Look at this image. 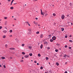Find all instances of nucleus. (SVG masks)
Instances as JSON below:
<instances>
[{
  "label": "nucleus",
  "mask_w": 73,
  "mask_h": 73,
  "mask_svg": "<svg viewBox=\"0 0 73 73\" xmlns=\"http://www.w3.org/2000/svg\"><path fill=\"white\" fill-rule=\"evenodd\" d=\"M61 18L62 20H64V19L65 18V16L64 15H62L61 16Z\"/></svg>",
  "instance_id": "1"
},
{
  "label": "nucleus",
  "mask_w": 73,
  "mask_h": 73,
  "mask_svg": "<svg viewBox=\"0 0 73 73\" xmlns=\"http://www.w3.org/2000/svg\"><path fill=\"white\" fill-rule=\"evenodd\" d=\"M56 38L55 36H53L52 38V39H53V40H55Z\"/></svg>",
  "instance_id": "2"
},
{
  "label": "nucleus",
  "mask_w": 73,
  "mask_h": 73,
  "mask_svg": "<svg viewBox=\"0 0 73 73\" xmlns=\"http://www.w3.org/2000/svg\"><path fill=\"white\" fill-rule=\"evenodd\" d=\"M40 11H41V15H43V13H42V9H41Z\"/></svg>",
  "instance_id": "3"
},
{
  "label": "nucleus",
  "mask_w": 73,
  "mask_h": 73,
  "mask_svg": "<svg viewBox=\"0 0 73 73\" xmlns=\"http://www.w3.org/2000/svg\"><path fill=\"white\" fill-rule=\"evenodd\" d=\"M9 49H11V50H15V48H10Z\"/></svg>",
  "instance_id": "4"
},
{
  "label": "nucleus",
  "mask_w": 73,
  "mask_h": 73,
  "mask_svg": "<svg viewBox=\"0 0 73 73\" xmlns=\"http://www.w3.org/2000/svg\"><path fill=\"white\" fill-rule=\"evenodd\" d=\"M7 31L6 30H4L3 31V33H7Z\"/></svg>",
  "instance_id": "5"
},
{
  "label": "nucleus",
  "mask_w": 73,
  "mask_h": 73,
  "mask_svg": "<svg viewBox=\"0 0 73 73\" xmlns=\"http://www.w3.org/2000/svg\"><path fill=\"white\" fill-rule=\"evenodd\" d=\"M32 46H29L28 47L29 49H32Z\"/></svg>",
  "instance_id": "6"
},
{
  "label": "nucleus",
  "mask_w": 73,
  "mask_h": 73,
  "mask_svg": "<svg viewBox=\"0 0 73 73\" xmlns=\"http://www.w3.org/2000/svg\"><path fill=\"white\" fill-rule=\"evenodd\" d=\"M33 23L35 24V25H36V24H37V23H36L35 21H34L33 22Z\"/></svg>",
  "instance_id": "7"
},
{
  "label": "nucleus",
  "mask_w": 73,
  "mask_h": 73,
  "mask_svg": "<svg viewBox=\"0 0 73 73\" xmlns=\"http://www.w3.org/2000/svg\"><path fill=\"white\" fill-rule=\"evenodd\" d=\"M29 57V55H26L25 56V57L26 58H27V57Z\"/></svg>",
  "instance_id": "8"
},
{
  "label": "nucleus",
  "mask_w": 73,
  "mask_h": 73,
  "mask_svg": "<svg viewBox=\"0 0 73 73\" xmlns=\"http://www.w3.org/2000/svg\"><path fill=\"white\" fill-rule=\"evenodd\" d=\"M43 46V45H42V44H41L40 46V47L41 49H42V47Z\"/></svg>",
  "instance_id": "9"
},
{
  "label": "nucleus",
  "mask_w": 73,
  "mask_h": 73,
  "mask_svg": "<svg viewBox=\"0 0 73 73\" xmlns=\"http://www.w3.org/2000/svg\"><path fill=\"white\" fill-rule=\"evenodd\" d=\"M61 29L62 30V31H64V28H61Z\"/></svg>",
  "instance_id": "10"
},
{
  "label": "nucleus",
  "mask_w": 73,
  "mask_h": 73,
  "mask_svg": "<svg viewBox=\"0 0 73 73\" xmlns=\"http://www.w3.org/2000/svg\"><path fill=\"white\" fill-rule=\"evenodd\" d=\"M1 59H5V57H1Z\"/></svg>",
  "instance_id": "11"
},
{
  "label": "nucleus",
  "mask_w": 73,
  "mask_h": 73,
  "mask_svg": "<svg viewBox=\"0 0 73 73\" xmlns=\"http://www.w3.org/2000/svg\"><path fill=\"white\" fill-rule=\"evenodd\" d=\"M40 38H42L43 37V35H41L40 36Z\"/></svg>",
  "instance_id": "12"
},
{
  "label": "nucleus",
  "mask_w": 73,
  "mask_h": 73,
  "mask_svg": "<svg viewBox=\"0 0 73 73\" xmlns=\"http://www.w3.org/2000/svg\"><path fill=\"white\" fill-rule=\"evenodd\" d=\"M50 42H53V41L54 40H53L52 39H51V40H50Z\"/></svg>",
  "instance_id": "13"
},
{
  "label": "nucleus",
  "mask_w": 73,
  "mask_h": 73,
  "mask_svg": "<svg viewBox=\"0 0 73 73\" xmlns=\"http://www.w3.org/2000/svg\"><path fill=\"white\" fill-rule=\"evenodd\" d=\"M11 9H13V7H10Z\"/></svg>",
  "instance_id": "14"
},
{
  "label": "nucleus",
  "mask_w": 73,
  "mask_h": 73,
  "mask_svg": "<svg viewBox=\"0 0 73 73\" xmlns=\"http://www.w3.org/2000/svg\"><path fill=\"white\" fill-rule=\"evenodd\" d=\"M56 65H57V66H58L59 65V64H58V63L56 62Z\"/></svg>",
  "instance_id": "15"
},
{
  "label": "nucleus",
  "mask_w": 73,
  "mask_h": 73,
  "mask_svg": "<svg viewBox=\"0 0 73 73\" xmlns=\"http://www.w3.org/2000/svg\"><path fill=\"white\" fill-rule=\"evenodd\" d=\"M44 44H46V45H47L48 43H47V42H45L44 43Z\"/></svg>",
  "instance_id": "16"
},
{
  "label": "nucleus",
  "mask_w": 73,
  "mask_h": 73,
  "mask_svg": "<svg viewBox=\"0 0 73 73\" xmlns=\"http://www.w3.org/2000/svg\"><path fill=\"white\" fill-rule=\"evenodd\" d=\"M38 57H40V56H41V55H40V54H38Z\"/></svg>",
  "instance_id": "17"
},
{
  "label": "nucleus",
  "mask_w": 73,
  "mask_h": 73,
  "mask_svg": "<svg viewBox=\"0 0 73 73\" xmlns=\"http://www.w3.org/2000/svg\"><path fill=\"white\" fill-rule=\"evenodd\" d=\"M22 54H25V52H22Z\"/></svg>",
  "instance_id": "18"
},
{
  "label": "nucleus",
  "mask_w": 73,
  "mask_h": 73,
  "mask_svg": "<svg viewBox=\"0 0 73 73\" xmlns=\"http://www.w3.org/2000/svg\"><path fill=\"white\" fill-rule=\"evenodd\" d=\"M31 32L29 31V32L28 33V34H31Z\"/></svg>",
  "instance_id": "19"
},
{
  "label": "nucleus",
  "mask_w": 73,
  "mask_h": 73,
  "mask_svg": "<svg viewBox=\"0 0 73 73\" xmlns=\"http://www.w3.org/2000/svg\"><path fill=\"white\" fill-rule=\"evenodd\" d=\"M53 16H56V14L54 13L53 14Z\"/></svg>",
  "instance_id": "20"
},
{
  "label": "nucleus",
  "mask_w": 73,
  "mask_h": 73,
  "mask_svg": "<svg viewBox=\"0 0 73 73\" xmlns=\"http://www.w3.org/2000/svg\"><path fill=\"white\" fill-rule=\"evenodd\" d=\"M7 46H8V45L7 44H6L5 45V47L6 48H7Z\"/></svg>",
  "instance_id": "21"
},
{
  "label": "nucleus",
  "mask_w": 73,
  "mask_h": 73,
  "mask_svg": "<svg viewBox=\"0 0 73 73\" xmlns=\"http://www.w3.org/2000/svg\"><path fill=\"white\" fill-rule=\"evenodd\" d=\"M40 69H43V67L42 66H41L40 68Z\"/></svg>",
  "instance_id": "22"
},
{
  "label": "nucleus",
  "mask_w": 73,
  "mask_h": 73,
  "mask_svg": "<svg viewBox=\"0 0 73 73\" xmlns=\"http://www.w3.org/2000/svg\"><path fill=\"white\" fill-rule=\"evenodd\" d=\"M29 55H30V56H32V54L30 53L29 54Z\"/></svg>",
  "instance_id": "23"
},
{
  "label": "nucleus",
  "mask_w": 73,
  "mask_h": 73,
  "mask_svg": "<svg viewBox=\"0 0 73 73\" xmlns=\"http://www.w3.org/2000/svg\"><path fill=\"white\" fill-rule=\"evenodd\" d=\"M12 30H10V33H12Z\"/></svg>",
  "instance_id": "24"
},
{
  "label": "nucleus",
  "mask_w": 73,
  "mask_h": 73,
  "mask_svg": "<svg viewBox=\"0 0 73 73\" xmlns=\"http://www.w3.org/2000/svg\"><path fill=\"white\" fill-rule=\"evenodd\" d=\"M3 38H5V35H4L3 36Z\"/></svg>",
  "instance_id": "25"
},
{
  "label": "nucleus",
  "mask_w": 73,
  "mask_h": 73,
  "mask_svg": "<svg viewBox=\"0 0 73 73\" xmlns=\"http://www.w3.org/2000/svg\"><path fill=\"white\" fill-rule=\"evenodd\" d=\"M70 42H73V41L71 40H69Z\"/></svg>",
  "instance_id": "26"
},
{
  "label": "nucleus",
  "mask_w": 73,
  "mask_h": 73,
  "mask_svg": "<svg viewBox=\"0 0 73 73\" xmlns=\"http://www.w3.org/2000/svg\"><path fill=\"white\" fill-rule=\"evenodd\" d=\"M24 44H22V46H24Z\"/></svg>",
  "instance_id": "27"
},
{
  "label": "nucleus",
  "mask_w": 73,
  "mask_h": 73,
  "mask_svg": "<svg viewBox=\"0 0 73 73\" xmlns=\"http://www.w3.org/2000/svg\"><path fill=\"white\" fill-rule=\"evenodd\" d=\"M48 14H46L45 15V17H46V16H48Z\"/></svg>",
  "instance_id": "28"
},
{
  "label": "nucleus",
  "mask_w": 73,
  "mask_h": 73,
  "mask_svg": "<svg viewBox=\"0 0 73 73\" xmlns=\"http://www.w3.org/2000/svg\"><path fill=\"white\" fill-rule=\"evenodd\" d=\"M66 54L64 55V57H66Z\"/></svg>",
  "instance_id": "29"
},
{
  "label": "nucleus",
  "mask_w": 73,
  "mask_h": 73,
  "mask_svg": "<svg viewBox=\"0 0 73 73\" xmlns=\"http://www.w3.org/2000/svg\"><path fill=\"white\" fill-rule=\"evenodd\" d=\"M25 23H27V24H28L29 23V22H25Z\"/></svg>",
  "instance_id": "30"
},
{
  "label": "nucleus",
  "mask_w": 73,
  "mask_h": 73,
  "mask_svg": "<svg viewBox=\"0 0 73 73\" xmlns=\"http://www.w3.org/2000/svg\"><path fill=\"white\" fill-rule=\"evenodd\" d=\"M31 31H32V29H29V31H30V32H31Z\"/></svg>",
  "instance_id": "31"
},
{
  "label": "nucleus",
  "mask_w": 73,
  "mask_h": 73,
  "mask_svg": "<svg viewBox=\"0 0 73 73\" xmlns=\"http://www.w3.org/2000/svg\"><path fill=\"white\" fill-rule=\"evenodd\" d=\"M55 52H58V50H57V49L56 50Z\"/></svg>",
  "instance_id": "32"
},
{
  "label": "nucleus",
  "mask_w": 73,
  "mask_h": 73,
  "mask_svg": "<svg viewBox=\"0 0 73 73\" xmlns=\"http://www.w3.org/2000/svg\"><path fill=\"white\" fill-rule=\"evenodd\" d=\"M70 6L72 5V3H70Z\"/></svg>",
  "instance_id": "33"
},
{
  "label": "nucleus",
  "mask_w": 73,
  "mask_h": 73,
  "mask_svg": "<svg viewBox=\"0 0 73 73\" xmlns=\"http://www.w3.org/2000/svg\"><path fill=\"white\" fill-rule=\"evenodd\" d=\"M46 60H48V59H49V58H48V57H46Z\"/></svg>",
  "instance_id": "34"
},
{
  "label": "nucleus",
  "mask_w": 73,
  "mask_h": 73,
  "mask_svg": "<svg viewBox=\"0 0 73 73\" xmlns=\"http://www.w3.org/2000/svg\"><path fill=\"white\" fill-rule=\"evenodd\" d=\"M3 67H4V68H6V67L5 66V65H3Z\"/></svg>",
  "instance_id": "35"
},
{
  "label": "nucleus",
  "mask_w": 73,
  "mask_h": 73,
  "mask_svg": "<svg viewBox=\"0 0 73 73\" xmlns=\"http://www.w3.org/2000/svg\"><path fill=\"white\" fill-rule=\"evenodd\" d=\"M65 38H67L68 37V35H66L65 36Z\"/></svg>",
  "instance_id": "36"
},
{
  "label": "nucleus",
  "mask_w": 73,
  "mask_h": 73,
  "mask_svg": "<svg viewBox=\"0 0 73 73\" xmlns=\"http://www.w3.org/2000/svg\"><path fill=\"white\" fill-rule=\"evenodd\" d=\"M14 0H12L11 2V3H13V1H14Z\"/></svg>",
  "instance_id": "37"
},
{
  "label": "nucleus",
  "mask_w": 73,
  "mask_h": 73,
  "mask_svg": "<svg viewBox=\"0 0 73 73\" xmlns=\"http://www.w3.org/2000/svg\"><path fill=\"white\" fill-rule=\"evenodd\" d=\"M67 45H65V48H67Z\"/></svg>",
  "instance_id": "38"
},
{
  "label": "nucleus",
  "mask_w": 73,
  "mask_h": 73,
  "mask_svg": "<svg viewBox=\"0 0 73 73\" xmlns=\"http://www.w3.org/2000/svg\"><path fill=\"white\" fill-rule=\"evenodd\" d=\"M2 26H0V29H1L2 28Z\"/></svg>",
  "instance_id": "39"
},
{
  "label": "nucleus",
  "mask_w": 73,
  "mask_h": 73,
  "mask_svg": "<svg viewBox=\"0 0 73 73\" xmlns=\"http://www.w3.org/2000/svg\"><path fill=\"white\" fill-rule=\"evenodd\" d=\"M7 17H5L4 18V19H7Z\"/></svg>",
  "instance_id": "40"
},
{
  "label": "nucleus",
  "mask_w": 73,
  "mask_h": 73,
  "mask_svg": "<svg viewBox=\"0 0 73 73\" xmlns=\"http://www.w3.org/2000/svg\"><path fill=\"white\" fill-rule=\"evenodd\" d=\"M39 32L38 31L37 32V34H39Z\"/></svg>",
  "instance_id": "41"
},
{
  "label": "nucleus",
  "mask_w": 73,
  "mask_h": 73,
  "mask_svg": "<svg viewBox=\"0 0 73 73\" xmlns=\"http://www.w3.org/2000/svg\"><path fill=\"white\" fill-rule=\"evenodd\" d=\"M34 62L35 63H37V61H34Z\"/></svg>",
  "instance_id": "42"
},
{
  "label": "nucleus",
  "mask_w": 73,
  "mask_h": 73,
  "mask_svg": "<svg viewBox=\"0 0 73 73\" xmlns=\"http://www.w3.org/2000/svg\"><path fill=\"white\" fill-rule=\"evenodd\" d=\"M10 59H12V57L10 56Z\"/></svg>",
  "instance_id": "43"
},
{
  "label": "nucleus",
  "mask_w": 73,
  "mask_h": 73,
  "mask_svg": "<svg viewBox=\"0 0 73 73\" xmlns=\"http://www.w3.org/2000/svg\"><path fill=\"white\" fill-rule=\"evenodd\" d=\"M70 37H72V35H70L69 36Z\"/></svg>",
  "instance_id": "44"
},
{
  "label": "nucleus",
  "mask_w": 73,
  "mask_h": 73,
  "mask_svg": "<svg viewBox=\"0 0 73 73\" xmlns=\"http://www.w3.org/2000/svg\"><path fill=\"white\" fill-rule=\"evenodd\" d=\"M12 36V35H10L9 36L10 37H11Z\"/></svg>",
  "instance_id": "45"
},
{
  "label": "nucleus",
  "mask_w": 73,
  "mask_h": 73,
  "mask_svg": "<svg viewBox=\"0 0 73 73\" xmlns=\"http://www.w3.org/2000/svg\"><path fill=\"white\" fill-rule=\"evenodd\" d=\"M69 49H72V47H69Z\"/></svg>",
  "instance_id": "46"
},
{
  "label": "nucleus",
  "mask_w": 73,
  "mask_h": 73,
  "mask_svg": "<svg viewBox=\"0 0 73 73\" xmlns=\"http://www.w3.org/2000/svg\"><path fill=\"white\" fill-rule=\"evenodd\" d=\"M51 36V35H49L48 36H49V37H50Z\"/></svg>",
  "instance_id": "47"
},
{
  "label": "nucleus",
  "mask_w": 73,
  "mask_h": 73,
  "mask_svg": "<svg viewBox=\"0 0 73 73\" xmlns=\"http://www.w3.org/2000/svg\"><path fill=\"white\" fill-rule=\"evenodd\" d=\"M56 45H60V44H57Z\"/></svg>",
  "instance_id": "48"
},
{
  "label": "nucleus",
  "mask_w": 73,
  "mask_h": 73,
  "mask_svg": "<svg viewBox=\"0 0 73 73\" xmlns=\"http://www.w3.org/2000/svg\"><path fill=\"white\" fill-rule=\"evenodd\" d=\"M47 49H50V47H48Z\"/></svg>",
  "instance_id": "49"
},
{
  "label": "nucleus",
  "mask_w": 73,
  "mask_h": 73,
  "mask_svg": "<svg viewBox=\"0 0 73 73\" xmlns=\"http://www.w3.org/2000/svg\"><path fill=\"white\" fill-rule=\"evenodd\" d=\"M28 25H29V26H31V25H30V24H29V23H28Z\"/></svg>",
  "instance_id": "50"
},
{
  "label": "nucleus",
  "mask_w": 73,
  "mask_h": 73,
  "mask_svg": "<svg viewBox=\"0 0 73 73\" xmlns=\"http://www.w3.org/2000/svg\"><path fill=\"white\" fill-rule=\"evenodd\" d=\"M64 73H68L67 71H65Z\"/></svg>",
  "instance_id": "51"
},
{
  "label": "nucleus",
  "mask_w": 73,
  "mask_h": 73,
  "mask_svg": "<svg viewBox=\"0 0 73 73\" xmlns=\"http://www.w3.org/2000/svg\"><path fill=\"white\" fill-rule=\"evenodd\" d=\"M21 62H23V60H21Z\"/></svg>",
  "instance_id": "52"
},
{
  "label": "nucleus",
  "mask_w": 73,
  "mask_h": 73,
  "mask_svg": "<svg viewBox=\"0 0 73 73\" xmlns=\"http://www.w3.org/2000/svg\"><path fill=\"white\" fill-rule=\"evenodd\" d=\"M12 3H12V2H11V5H12Z\"/></svg>",
  "instance_id": "53"
},
{
  "label": "nucleus",
  "mask_w": 73,
  "mask_h": 73,
  "mask_svg": "<svg viewBox=\"0 0 73 73\" xmlns=\"http://www.w3.org/2000/svg\"><path fill=\"white\" fill-rule=\"evenodd\" d=\"M67 17H68L69 16V15H67Z\"/></svg>",
  "instance_id": "54"
},
{
  "label": "nucleus",
  "mask_w": 73,
  "mask_h": 73,
  "mask_svg": "<svg viewBox=\"0 0 73 73\" xmlns=\"http://www.w3.org/2000/svg\"><path fill=\"white\" fill-rule=\"evenodd\" d=\"M7 1H10V0H7Z\"/></svg>",
  "instance_id": "55"
},
{
  "label": "nucleus",
  "mask_w": 73,
  "mask_h": 73,
  "mask_svg": "<svg viewBox=\"0 0 73 73\" xmlns=\"http://www.w3.org/2000/svg\"><path fill=\"white\" fill-rule=\"evenodd\" d=\"M37 65H39L38 63H37Z\"/></svg>",
  "instance_id": "56"
},
{
  "label": "nucleus",
  "mask_w": 73,
  "mask_h": 73,
  "mask_svg": "<svg viewBox=\"0 0 73 73\" xmlns=\"http://www.w3.org/2000/svg\"><path fill=\"white\" fill-rule=\"evenodd\" d=\"M17 4V3H14V5H15V4Z\"/></svg>",
  "instance_id": "57"
},
{
  "label": "nucleus",
  "mask_w": 73,
  "mask_h": 73,
  "mask_svg": "<svg viewBox=\"0 0 73 73\" xmlns=\"http://www.w3.org/2000/svg\"><path fill=\"white\" fill-rule=\"evenodd\" d=\"M22 58V59H24V57H23Z\"/></svg>",
  "instance_id": "58"
},
{
  "label": "nucleus",
  "mask_w": 73,
  "mask_h": 73,
  "mask_svg": "<svg viewBox=\"0 0 73 73\" xmlns=\"http://www.w3.org/2000/svg\"><path fill=\"white\" fill-rule=\"evenodd\" d=\"M0 67H1V65L0 64Z\"/></svg>",
  "instance_id": "59"
},
{
  "label": "nucleus",
  "mask_w": 73,
  "mask_h": 73,
  "mask_svg": "<svg viewBox=\"0 0 73 73\" xmlns=\"http://www.w3.org/2000/svg\"><path fill=\"white\" fill-rule=\"evenodd\" d=\"M40 25H38V27H39L40 26Z\"/></svg>",
  "instance_id": "60"
},
{
  "label": "nucleus",
  "mask_w": 73,
  "mask_h": 73,
  "mask_svg": "<svg viewBox=\"0 0 73 73\" xmlns=\"http://www.w3.org/2000/svg\"><path fill=\"white\" fill-rule=\"evenodd\" d=\"M35 19L36 20H37V18H36Z\"/></svg>",
  "instance_id": "61"
},
{
  "label": "nucleus",
  "mask_w": 73,
  "mask_h": 73,
  "mask_svg": "<svg viewBox=\"0 0 73 73\" xmlns=\"http://www.w3.org/2000/svg\"><path fill=\"white\" fill-rule=\"evenodd\" d=\"M25 6H26V5H27L26 4H25Z\"/></svg>",
  "instance_id": "62"
},
{
  "label": "nucleus",
  "mask_w": 73,
  "mask_h": 73,
  "mask_svg": "<svg viewBox=\"0 0 73 73\" xmlns=\"http://www.w3.org/2000/svg\"><path fill=\"white\" fill-rule=\"evenodd\" d=\"M14 20H16V19H14Z\"/></svg>",
  "instance_id": "63"
},
{
  "label": "nucleus",
  "mask_w": 73,
  "mask_h": 73,
  "mask_svg": "<svg viewBox=\"0 0 73 73\" xmlns=\"http://www.w3.org/2000/svg\"><path fill=\"white\" fill-rule=\"evenodd\" d=\"M71 25H72V23H71Z\"/></svg>",
  "instance_id": "64"
}]
</instances>
